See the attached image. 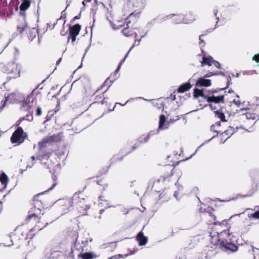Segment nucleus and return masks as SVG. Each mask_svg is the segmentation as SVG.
<instances>
[{
    "label": "nucleus",
    "mask_w": 259,
    "mask_h": 259,
    "mask_svg": "<svg viewBox=\"0 0 259 259\" xmlns=\"http://www.w3.org/2000/svg\"><path fill=\"white\" fill-rule=\"evenodd\" d=\"M219 225H224V228L222 231L213 232V231L210 232L211 237L210 243L211 245V248L216 249L218 247L226 251L235 252L238 247L232 239L233 234H244L249 231L251 224L246 226L244 225L239 228H232L227 220H223Z\"/></svg>",
    "instance_id": "nucleus-1"
},
{
    "label": "nucleus",
    "mask_w": 259,
    "mask_h": 259,
    "mask_svg": "<svg viewBox=\"0 0 259 259\" xmlns=\"http://www.w3.org/2000/svg\"><path fill=\"white\" fill-rule=\"evenodd\" d=\"M33 207L28 211V215L25 219L26 224H30L32 227V231L39 232L48 224L52 223L53 220H47L42 210L47 208L46 199L42 194L35 195L33 199Z\"/></svg>",
    "instance_id": "nucleus-2"
},
{
    "label": "nucleus",
    "mask_w": 259,
    "mask_h": 259,
    "mask_svg": "<svg viewBox=\"0 0 259 259\" xmlns=\"http://www.w3.org/2000/svg\"><path fill=\"white\" fill-rule=\"evenodd\" d=\"M27 225L25 223L16 228L9 236V239L11 240L12 244H9L8 246L15 245L17 247H20L26 242L27 239H32L39 232L38 231H31L32 228L28 230Z\"/></svg>",
    "instance_id": "nucleus-3"
},
{
    "label": "nucleus",
    "mask_w": 259,
    "mask_h": 259,
    "mask_svg": "<svg viewBox=\"0 0 259 259\" xmlns=\"http://www.w3.org/2000/svg\"><path fill=\"white\" fill-rule=\"evenodd\" d=\"M38 87L34 89L31 93L28 95L26 98L21 93L16 92L11 93L8 95L7 96H5V99L2 100L0 104V112L3 110L5 107L8 104H17L22 102L23 106L32 103L33 99L32 97L34 96H37L39 93L37 91Z\"/></svg>",
    "instance_id": "nucleus-4"
},
{
    "label": "nucleus",
    "mask_w": 259,
    "mask_h": 259,
    "mask_svg": "<svg viewBox=\"0 0 259 259\" xmlns=\"http://www.w3.org/2000/svg\"><path fill=\"white\" fill-rule=\"evenodd\" d=\"M87 184L83 185L81 191L76 192L73 196V205L78 213V216L87 214V210L90 208V201L88 198L82 193L86 189Z\"/></svg>",
    "instance_id": "nucleus-5"
},
{
    "label": "nucleus",
    "mask_w": 259,
    "mask_h": 259,
    "mask_svg": "<svg viewBox=\"0 0 259 259\" xmlns=\"http://www.w3.org/2000/svg\"><path fill=\"white\" fill-rule=\"evenodd\" d=\"M140 13L137 12L132 13L125 19V27L122 30L123 34L126 37L133 36L137 39V30L138 29L136 22L139 17Z\"/></svg>",
    "instance_id": "nucleus-6"
},
{
    "label": "nucleus",
    "mask_w": 259,
    "mask_h": 259,
    "mask_svg": "<svg viewBox=\"0 0 259 259\" xmlns=\"http://www.w3.org/2000/svg\"><path fill=\"white\" fill-rule=\"evenodd\" d=\"M215 209L211 206L204 205V207L201 206L199 212L202 219L209 224H214L215 229L219 230L224 228V225H219L222 222H218L215 215Z\"/></svg>",
    "instance_id": "nucleus-7"
},
{
    "label": "nucleus",
    "mask_w": 259,
    "mask_h": 259,
    "mask_svg": "<svg viewBox=\"0 0 259 259\" xmlns=\"http://www.w3.org/2000/svg\"><path fill=\"white\" fill-rule=\"evenodd\" d=\"M19 0H0V17L10 18L15 11L18 10Z\"/></svg>",
    "instance_id": "nucleus-8"
},
{
    "label": "nucleus",
    "mask_w": 259,
    "mask_h": 259,
    "mask_svg": "<svg viewBox=\"0 0 259 259\" xmlns=\"http://www.w3.org/2000/svg\"><path fill=\"white\" fill-rule=\"evenodd\" d=\"M175 166L174 164H167L161 166L159 169L160 177L153 182V186L161 183L170 182L175 173Z\"/></svg>",
    "instance_id": "nucleus-9"
},
{
    "label": "nucleus",
    "mask_w": 259,
    "mask_h": 259,
    "mask_svg": "<svg viewBox=\"0 0 259 259\" xmlns=\"http://www.w3.org/2000/svg\"><path fill=\"white\" fill-rule=\"evenodd\" d=\"M114 108V107L113 108V109H110L108 106H106L105 105L103 106L101 103L94 102L90 105L87 110L89 112L93 113V114L95 116L94 117L90 119L89 124L93 123L95 119H97L98 117L103 115L106 112L107 109L109 111H112Z\"/></svg>",
    "instance_id": "nucleus-10"
},
{
    "label": "nucleus",
    "mask_w": 259,
    "mask_h": 259,
    "mask_svg": "<svg viewBox=\"0 0 259 259\" xmlns=\"http://www.w3.org/2000/svg\"><path fill=\"white\" fill-rule=\"evenodd\" d=\"M109 82L110 81L109 80V78L106 79L104 82L98 88L94 94V102L101 103L103 106H108V103L106 101L108 98L104 97V94L107 92L111 85L109 84Z\"/></svg>",
    "instance_id": "nucleus-11"
},
{
    "label": "nucleus",
    "mask_w": 259,
    "mask_h": 259,
    "mask_svg": "<svg viewBox=\"0 0 259 259\" xmlns=\"http://www.w3.org/2000/svg\"><path fill=\"white\" fill-rule=\"evenodd\" d=\"M28 138V134L21 126H18L12 134L10 141L15 146L22 144Z\"/></svg>",
    "instance_id": "nucleus-12"
},
{
    "label": "nucleus",
    "mask_w": 259,
    "mask_h": 259,
    "mask_svg": "<svg viewBox=\"0 0 259 259\" xmlns=\"http://www.w3.org/2000/svg\"><path fill=\"white\" fill-rule=\"evenodd\" d=\"M221 125V122L218 121L215 124H212L211 126V131L217 133L218 134L221 133V136L222 138L225 139V141L227 140L232 135H233L237 130V127L230 126L224 132H223L220 129Z\"/></svg>",
    "instance_id": "nucleus-13"
},
{
    "label": "nucleus",
    "mask_w": 259,
    "mask_h": 259,
    "mask_svg": "<svg viewBox=\"0 0 259 259\" xmlns=\"http://www.w3.org/2000/svg\"><path fill=\"white\" fill-rule=\"evenodd\" d=\"M39 150L38 151L36 158L39 160L47 159L51 156L52 150L47 147V145L45 143L40 141L38 142Z\"/></svg>",
    "instance_id": "nucleus-14"
},
{
    "label": "nucleus",
    "mask_w": 259,
    "mask_h": 259,
    "mask_svg": "<svg viewBox=\"0 0 259 259\" xmlns=\"http://www.w3.org/2000/svg\"><path fill=\"white\" fill-rule=\"evenodd\" d=\"M59 209L62 213H66L73 205V197L72 198H66L60 199L58 201Z\"/></svg>",
    "instance_id": "nucleus-15"
},
{
    "label": "nucleus",
    "mask_w": 259,
    "mask_h": 259,
    "mask_svg": "<svg viewBox=\"0 0 259 259\" xmlns=\"http://www.w3.org/2000/svg\"><path fill=\"white\" fill-rule=\"evenodd\" d=\"M81 26L79 24H76L73 26L69 25V35L68 37V41L70 39L73 42L76 40V36L79 34Z\"/></svg>",
    "instance_id": "nucleus-16"
},
{
    "label": "nucleus",
    "mask_w": 259,
    "mask_h": 259,
    "mask_svg": "<svg viewBox=\"0 0 259 259\" xmlns=\"http://www.w3.org/2000/svg\"><path fill=\"white\" fill-rule=\"evenodd\" d=\"M224 94L219 95L217 96H215L214 95H212L211 96H209V95H207L206 101L208 103H210L209 106L213 108V104L212 103H224L225 102V99H224Z\"/></svg>",
    "instance_id": "nucleus-17"
},
{
    "label": "nucleus",
    "mask_w": 259,
    "mask_h": 259,
    "mask_svg": "<svg viewBox=\"0 0 259 259\" xmlns=\"http://www.w3.org/2000/svg\"><path fill=\"white\" fill-rule=\"evenodd\" d=\"M22 3L21 4L20 9V14L22 16L25 15V11L28 10L31 4H34V0H21Z\"/></svg>",
    "instance_id": "nucleus-18"
},
{
    "label": "nucleus",
    "mask_w": 259,
    "mask_h": 259,
    "mask_svg": "<svg viewBox=\"0 0 259 259\" xmlns=\"http://www.w3.org/2000/svg\"><path fill=\"white\" fill-rule=\"evenodd\" d=\"M61 141V136L60 133L53 134V135L47 136L42 140V142L47 145L48 143L52 142H58Z\"/></svg>",
    "instance_id": "nucleus-19"
},
{
    "label": "nucleus",
    "mask_w": 259,
    "mask_h": 259,
    "mask_svg": "<svg viewBox=\"0 0 259 259\" xmlns=\"http://www.w3.org/2000/svg\"><path fill=\"white\" fill-rule=\"evenodd\" d=\"M148 238L144 235V233L141 231L136 236V240L138 242L140 246H144L148 242Z\"/></svg>",
    "instance_id": "nucleus-20"
},
{
    "label": "nucleus",
    "mask_w": 259,
    "mask_h": 259,
    "mask_svg": "<svg viewBox=\"0 0 259 259\" xmlns=\"http://www.w3.org/2000/svg\"><path fill=\"white\" fill-rule=\"evenodd\" d=\"M211 85V80L208 79H205L204 78H199L195 86L197 87H209Z\"/></svg>",
    "instance_id": "nucleus-21"
},
{
    "label": "nucleus",
    "mask_w": 259,
    "mask_h": 259,
    "mask_svg": "<svg viewBox=\"0 0 259 259\" xmlns=\"http://www.w3.org/2000/svg\"><path fill=\"white\" fill-rule=\"evenodd\" d=\"M192 85L190 82H186L181 84L177 89L178 93H184L187 91H189L192 88Z\"/></svg>",
    "instance_id": "nucleus-22"
},
{
    "label": "nucleus",
    "mask_w": 259,
    "mask_h": 259,
    "mask_svg": "<svg viewBox=\"0 0 259 259\" xmlns=\"http://www.w3.org/2000/svg\"><path fill=\"white\" fill-rule=\"evenodd\" d=\"M200 97L206 100L207 95L204 94L203 90H199L197 88H195L193 91V98L194 99H197Z\"/></svg>",
    "instance_id": "nucleus-23"
},
{
    "label": "nucleus",
    "mask_w": 259,
    "mask_h": 259,
    "mask_svg": "<svg viewBox=\"0 0 259 259\" xmlns=\"http://www.w3.org/2000/svg\"><path fill=\"white\" fill-rule=\"evenodd\" d=\"M67 237L72 243L75 244L78 237V234L76 231H71L68 232Z\"/></svg>",
    "instance_id": "nucleus-24"
},
{
    "label": "nucleus",
    "mask_w": 259,
    "mask_h": 259,
    "mask_svg": "<svg viewBox=\"0 0 259 259\" xmlns=\"http://www.w3.org/2000/svg\"><path fill=\"white\" fill-rule=\"evenodd\" d=\"M8 182V178L7 176L5 174L3 173L0 174V183L1 188L0 189H4L6 188Z\"/></svg>",
    "instance_id": "nucleus-25"
},
{
    "label": "nucleus",
    "mask_w": 259,
    "mask_h": 259,
    "mask_svg": "<svg viewBox=\"0 0 259 259\" xmlns=\"http://www.w3.org/2000/svg\"><path fill=\"white\" fill-rule=\"evenodd\" d=\"M98 256L95 253L93 252H85L83 253H80L78 254V257H80L82 259H95Z\"/></svg>",
    "instance_id": "nucleus-26"
},
{
    "label": "nucleus",
    "mask_w": 259,
    "mask_h": 259,
    "mask_svg": "<svg viewBox=\"0 0 259 259\" xmlns=\"http://www.w3.org/2000/svg\"><path fill=\"white\" fill-rule=\"evenodd\" d=\"M213 61V59L211 56H206L204 55L202 58V61L201 62V65L203 66L204 65H207L208 66H211Z\"/></svg>",
    "instance_id": "nucleus-27"
},
{
    "label": "nucleus",
    "mask_w": 259,
    "mask_h": 259,
    "mask_svg": "<svg viewBox=\"0 0 259 259\" xmlns=\"http://www.w3.org/2000/svg\"><path fill=\"white\" fill-rule=\"evenodd\" d=\"M26 33L27 34L28 38L32 40L36 37V30L34 28H30L28 27Z\"/></svg>",
    "instance_id": "nucleus-28"
},
{
    "label": "nucleus",
    "mask_w": 259,
    "mask_h": 259,
    "mask_svg": "<svg viewBox=\"0 0 259 259\" xmlns=\"http://www.w3.org/2000/svg\"><path fill=\"white\" fill-rule=\"evenodd\" d=\"M10 68L13 74V75L10 76V77L16 78L20 76V70L18 69L17 65H12L10 66Z\"/></svg>",
    "instance_id": "nucleus-29"
},
{
    "label": "nucleus",
    "mask_w": 259,
    "mask_h": 259,
    "mask_svg": "<svg viewBox=\"0 0 259 259\" xmlns=\"http://www.w3.org/2000/svg\"><path fill=\"white\" fill-rule=\"evenodd\" d=\"M110 206H108L105 207L104 208H101L99 210L98 214L95 216V218L101 219L102 218V214L103 213H105V215L107 216L109 214V212L108 209L109 208Z\"/></svg>",
    "instance_id": "nucleus-30"
},
{
    "label": "nucleus",
    "mask_w": 259,
    "mask_h": 259,
    "mask_svg": "<svg viewBox=\"0 0 259 259\" xmlns=\"http://www.w3.org/2000/svg\"><path fill=\"white\" fill-rule=\"evenodd\" d=\"M215 116L221 120V121H226L224 113L221 110H218L214 112Z\"/></svg>",
    "instance_id": "nucleus-31"
},
{
    "label": "nucleus",
    "mask_w": 259,
    "mask_h": 259,
    "mask_svg": "<svg viewBox=\"0 0 259 259\" xmlns=\"http://www.w3.org/2000/svg\"><path fill=\"white\" fill-rule=\"evenodd\" d=\"M97 184L99 185L103 186V189L102 191H105L109 187L108 184L107 182L104 179H101L100 180L97 181Z\"/></svg>",
    "instance_id": "nucleus-32"
},
{
    "label": "nucleus",
    "mask_w": 259,
    "mask_h": 259,
    "mask_svg": "<svg viewBox=\"0 0 259 259\" xmlns=\"http://www.w3.org/2000/svg\"><path fill=\"white\" fill-rule=\"evenodd\" d=\"M28 27H29L26 25H19L17 27V31L19 33L22 34L23 32H26L27 31Z\"/></svg>",
    "instance_id": "nucleus-33"
},
{
    "label": "nucleus",
    "mask_w": 259,
    "mask_h": 259,
    "mask_svg": "<svg viewBox=\"0 0 259 259\" xmlns=\"http://www.w3.org/2000/svg\"><path fill=\"white\" fill-rule=\"evenodd\" d=\"M56 111L55 110H50L47 115L46 117V120H45L44 122H46L47 121H48L51 119L52 117L54 116V115L56 113Z\"/></svg>",
    "instance_id": "nucleus-34"
},
{
    "label": "nucleus",
    "mask_w": 259,
    "mask_h": 259,
    "mask_svg": "<svg viewBox=\"0 0 259 259\" xmlns=\"http://www.w3.org/2000/svg\"><path fill=\"white\" fill-rule=\"evenodd\" d=\"M33 114L31 112H29L28 113V114H27L26 115V116H24L23 117L21 118L19 120V121H22V120H28V121H31L33 120Z\"/></svg>",
    "instance_id": "nucleus-35"
},
{
    "label": "nucleus",
    "mask_w": 259,
    "mask_h": 259,
    "mask_svg": "<svg viewBox=\"0 0 259 259\" xmlns=\"http://www.w3.org/2000/svg\"><path fill=\"white\" fill-rule=\"evenodd\" d=\"M166 121V117L164 115L161 114L159 117V127L161 128Z\"/></svg>",
    "instance_id": "nucleus-36"
},
{
    "label": "nucleus",
    "mask_w": 259,
    "mask_h": 259,
    "mask_svg": "<svg viewBox=\"0 0 259 259\" xmlns=\"http://www.w3.org/2000/svg\"><path fill=\"white\" fill-rule=\"evenodd\" d=\"M156 134V132L154 131H151L149 132L147 135H145L146 142H148L149 140L154 136Z\"/></svg>",
    "instance_id": "nucleus-37"
},
{
    "label": "nucleus",
    "mask_w": 259,
    "mask_h": 259,
    "mask_svg": "<svg viewBox=\"0 0 259 259\" xmlns=\"http://www.w3.org/2000/svg\"><path fill=\"white\" fill-rule=\"evenodd\" d=\"M137 142L139 144H143V143H147L146 139H145V135H141V136H140L137 139Z\"/></svg>",
    "instance_id": "nucleus-38"
},
{
    "label": "nucleus",
    "mask_w": 259,
    "mask_h": 259,
    "mask_svg": "<svg viewBox=\"0 0 259 259\" xmlns=\"http://www.w3.org/2000/svg\"><path fill=\"white\" fill-rule=\"evenodd\" d=\"M249 217L255 219H259V210L254 211L253 213H251Z\"/></svg>",
    "instance_id": "nucleus-39"
},
{
    "label": "nucleus",
    "mask_w": 259,
    "mask_h": 259,
    "mask_svg": "<svg viewBox=\"0 0 259 259\" xmlns=\"http://www.w3.org/2000/svg\"><path fill=\"white\" fill-rule=\"evenodd\" d=\"M52 179L54 181V182H53L52 186L50 188H49V189H48L49 191L52 190L56 186V185L57 184V177L56 176L54 175L52 176Z\"/></svg>",
    "instance_id": "nucleus-40"
},
{
    "label": "nucleus",
    "mask_w": 259,
    "mask_h": 259,
    "mask_svg": "<svg viewBox=\"0 0 259 259\" xmlns=\"http://www.w3.org/2000/svg\"><path fill=\"white\" fill-rule=\"evenodd\" d=\"M41 113H42V110H41V107L40 106H37L36 108V112H35V115L36 116H40V115H41Z\"/></svg>",
    "instance_id": "nucleus-41"
},
{
    "label": "nucleus",
    "mask_w": 259,
    "mask_h": 259,
    "mask_svg": "<svg viewBox=\"0 0 259 259\" xmlns=\"http://www.w3.org/2000/svg\"><path fill=\"white\" fill-rule=\"evenodd\" d=\"M257 186H256V185H255L254 186L251 190L250 194L247 196H251L252 195H253L257 191Z\"/></svg>",
    "instance_id": "nucleus-42"
},
{
    "label": "nucleus",
    "mask_w": 259,
    "mask_h": 259,
    "mask_svg": "<svg viewBox=\"0 0 259 259\" xmlns=\"http://www.w3.org/2000/svg\"><path fill=\"white\" fill-rule=\"evenodd\" d=\"M212 64H213L214 66H215L218 69H220L221 68V64H220V63L219 62L217 61H215V60H213V61Z\"/></svg>",
    "instance_id": "nucleus-43"
},
{
    "label": "nucleus",
    "mask_w": 259,
    "mask_h": 259,
    "mask_svg": "<svg viewBox=\"0 0 259 259\" xmlns=\"http://www.w3.org/2000/svg\"><path fill=\"white\" fill-rule=\"evenodd\" d=\"M218 73H213L212 72H208V73H207L204 76V77H209L212 75H217Z\"/></svg>",
    "instance_id": "nucleus-44"
},
{
    "label": "nucleus",
    "mask_w": 259,
    "mask_h": 259,
    "mask_svg": "<svg viewBox=\"0 0 259 259\" xmlns=\"http://www.w3.org/2000/svg\"><path fill=\"white\" fill-rule=\"evenodd\" d=\"M252 60L254 61H255L256 63L259 62V54H255L252 57Z\"/></svg>",
    "instance_id": "nucleus-45"
},
{
    "label": "nucleus",
    "mask_w": 259,
    "mask_h": 259,
    "mask_svg": "<svg viewBox=\"0 0 259 259\" xmlns=\"http://www.w3.org/2000/svg\"><path fill=\"white\" fill-rule=\"evenodd\" d=\"M128 54V52H127L126 53V54L125 55L124 58L121 60V61L120 62V63H119V64L118 65V68H117L116 70L119 69L120 66L121 65L122 63L124 61V60H125L126 57L127 56Z\"/></svg>",
    "instance_id": "nucleus-46"
},
{
    "label": "nucleus",
    "mask_w": 259,
    "mask_h": 259,
    "mask_svg": "<svg viewBox=\"0 0 259 259\" xmlns=\"http://www.w3.org/2000/svg\"><path fill=\"white\" fill-rule=\"evenodd\" d=\"M122 256L121 254H117L109 257L108 259H119Z\"/></svg>",
    "instance_id": "nucleus-47"
},
{
    "label": "nucleus",
    "mask_w": 259,
    "mask_h": 259,
    "mask_svg": "<svg viewBox=\"0 0 259 259\" xmlns=\"http://www.w3.org/2000/svg\"><path fill=\"white\" fill-rule=\"evenodd\" d=\"M140 39H135V42H134V44H133V47L131 48V49H130V50H128V53H129V52H130V50L132 49V48L134 46H138V45H139V44H140Z\"/></svg>",
    "instance_id": "nucleus-48"
},
{
    "label": "nucleus",
    "mask_w": 259,
    "mask_h": 259,
    "mask_svg": "<svg viewBox=\"0 0 259 259\" xmlns=\"http://www.w3.org/2000/svg\"><path fill=\"white\" fill-rule=\"evenodd\" d=\"M246 116L247 118H252V119L255 118V116L254 115H253V117H252V115L251 114L249 113L248 112H247L246 113Z\"/></svg>",
    "instance_id": "nucleus-49"
},
{
    "label": "nucleus",
    "mask_w": 259,
    "mask_h": 259,
    "mask_svg": "<svg viewBox=\"0 0 259 259\" xmlns=\"http://www.w3.org/2000/svg\"><path fill=\"white\" fill-rule=\"evenodd\" d=\"M204 36V35H203V34L200 35L199 36V43H200V44H205V43H204V41L202 39V37H203Z\"/></svg>",
    "instance_id": "nucleus-50"
},
{
    "label": "nucleus",
    "mask_w": 259,
    "mask_h": 259,
    "mask_svg": "<svg viewBox=\"0 0 259 259\" xmlns=\"http://www.w3.org/2000/svg\"><path fill=\"white\" fill-rule=\"evenodd\" d=\"M234 102L238 107L240 106L241 104V102L239 100L236 101L234 100Z\"/></svg>",
    "instance_id": "nucleus-51"
},
{
    "label": "nucleus",
    "mask_w": 259,
    "mask_h": 259,
    "mask_svg": "<svg viewBox=\"0 0 259 259\" xmlns=\"http://www.w3.org/2000/svg\"><path fill=\"white\" fill-rule=\"evenodd\" d=\"M80 14H78V15L75 16L74 18H73V19L72 20V22H74L75 21V20L76 19H80Z\"/></svg>",
    "instance_id": "nucleus-52"
},
{
    "label": "nucleus",
    "mask_w": 259,
    "mask_h": 259,
    "mask_svg": "<svg viewBox=\"0 0 259 259\" xmlns=\"http://www.w3.org/2000/svg\"><path fill=\"white\" fill-rule=\"evenodd\" d=\"M138 147V145H137V144H135L134 146H133L132 148V150L131 151H133L134 150H135V149H136L137 148V147Z\"/></svg>",
    "instance_id": "nucleus-53"
},
{
    "label": "nucleus",
    "mask_w": 259,
    "mask_h": 259,
    "mask_svg": "<svg viewBox=\"0 0 259 259\" xmlns=\"http://www.w3.org/2000/svg\"><path fill=\"white\" fill-rule=\"evenodd\" d=\"M61 60H62V59H61V58H60V59H59L57 61V62H56V65H58V64L60 63V62H61Z\"/></svg>",
    "instance_id": "nucleus-54"
},
{
    "label": "nucleus",
    "mask_w": 259,
    "mask_h": 259,
    "mask_svg": "<svg viewBox=\"0 0 259 259\" xmlns=\"http://www.w3.org/2000/svg\"><path fill=\"white\" fill-rule=\"evenodd\" d=\"M212 94L217 93L218 91L217 90H213L211 91Z\"/></svg>",
    "instance_id": "nucleus-55"
},
{
    "label": "nucleus",
    "mask_w": 259,
    "mask_h": 259,
    "mask_svg": "<svg viewBox=\"0 0 259 259\" xmlns=\"http://www.w3.org/2000/svg\"><path fill=\"white\" fill-rule=\"evenodd\" d=\"M171 98L172 100L176 99L175 95L172 96V95H171Z\"/></svg>",
    "instance_id": "nucleus-56"
},
{
    "label": "nucleus",
    "mask_w": 259,
    "mask_h": 259,
    "mask_svg": "<svg viewBox=\"0 0 259 259\" xmlns=\"http://www.w3.org/2000/svg\"><path fill=\"white\" fill-rule=\"evenodd\" d=\"M231 80L230 77H229V78H227V83H228V84H227V87H228V83H229V80Z\"/></svg>",
    "instance_id": "nucleus-57"
},
{
    "label": "nucleus",
    "mask_w": 259,
    "mask_h": 259,
    "mask_svg": "<svg viewBox=\"0 0 259 259\" xmlns=\"http://www.w3.org/2000/svg\"><path fill=\"white\" fill-rule=\"evenodd\" d=\"M163 197V195H162V193H161V194L159 195V198H160V199H161V198H162Z\"/></svg>",
    "instance_id": "nucleus-58"
},
{
    "label": "nucleus",
    "mask_w": 259,
    "mask_h": 259,
    "mask_svg": "<svg viewBox=\"0 0 259 259\" xmlns=\"http://www.w3.org/2000/svg\"><path fill=\"white\" fill-rule=\"evenodd\" d=\"M169 198V197H167V196H166L165 198L164 199V201H166V200H167Z\"/></svg>",
    "instance_id": "nucleus-59"
},
{
    "label": "nucleus",
    "mask_w": 259,
    "mask_h": 259,
    "mask_svg": "<svg viewBox=\"0 0 259 259\" xmlns=\"http://www.w3.org/2000/svg\"><path fill=\"white\" fill-rule=\"evenodd\" d=\"M103 197L102 196H100L99 197V198L100 200H102V198H103Z\"/></svg>",
    "instance_id": "nucleus-60"
},
{
    "label": "nucleus",
    "mask_w": 259,
    "mask_h": 259,
    "mask_svg": "<svg viewBox=\"0 0 259 259\" xmlns=\"http://www.w3.org/2000/svg\"><path fill=\"white\" fill-rule=\"evenodd\" d=\"M31 159H32V160H34V159H35V157H34V156H32V157H31Z\"/></svg>",
    "instance_id": "nucleus-61"
},
{
    "label": "nucleus",
    "mask_w": 259,
    "mask_h": 259,
    "mask_svg": "<svg viewBox=\"0 0 259 259\" xmlns=\"http://www.w3.org/2000/svg\"><path fill=\"white\" fill-rule=\"evenodd\" d=\"M61 20V18H60L59 19H57V22Z\"/></svg>",
    "instance_id": "nucleus-62"
},
{
    "label": "nucleus",
    "mask_w": 259,
    "mask_h": 259,
    "mask_svg": "<svg viewBox=\"0 0 259 259\" xmlns=\"http://www.w3.org/2000/svg\"><path fill=\"white\" fill-rule=\"evenodd\" d=\"M225 89V88L221 89H220V91H223V90H224Z\"/></svg>",
    "instance_id": "nucleus-63"
},
{
    "label": "nucleus",
    "mask_w": 259,
    "mask_h": 259,
    "mask_svg": "<svg viewBox=\"0 0 259 259\" xmlns=\"http://www.w3.org/2000/svg\"><path fill=\"white\" fill-rule=\"evenodd\" d=\"M179 162H180V161H178L177 164H176V165H177Z\"/></svg>",
    "instance_id": "nucleus-64"
}]
</instances>
